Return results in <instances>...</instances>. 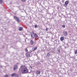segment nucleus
Returning a JSON list of instances; mask_svg holds the SVG:
<instances>
[{"mask_svg": "<svg viewBox=\"0 0 77 77\" xmlns=\"http://www.w3.org/2000/svg\"><path fill=\"white\" fill-rule=\"evenodd\" d=\"M21 68H22L21 69V72L22 74H27V73L29 72V70L26 66H21Z\"/></svg>", "mask_w": 77, "mask_h": 77, "instance_id": "1", "label": "nucleus"}, {"mask_svg": "<svg viewBox=\"0 0 77 77\" xmlns=\"http://www.w3.org/2000/svg\"><path fill=\"white\" fill-rule=\"evenodd\" d=\"M30 34L32 38H34V37H35V36H36V37H37V38H39V37H38V36L37 34H36V33L34 34L33 32H31L30 33Z\"/></svg>", "mask_w": 77, "mask_h": 77, "instance_id": "2", "label": "nucleus"}, {"mask_svg": "<svg viewBox=\"0 0 77 77\" xmlns=\"http://www.w3.org/2000/svg\"><path fill=\"white\" fill-rule=\"evenodd\" d=\"M65 4H63V6L66 8L67 5H68V3H69V2H68V1H66L65 2Z\"/></svg>", "mask_w": 77, "mask_h": 77, "instance_id": "3", "label": "nucleus"}, {"mask_svg": "<svg viewBox=\"0 0 77 77\" xmlns=\"http://www.w3.org/2000/svg\"><path fill=\"white\" fill-rule=\"evenodd\" d=\"M14 18L17 22H18V23H20V20H19V19H18V17H16V16H14Z\"/></svg>", "mask_w": 77, "mask_h": 77, "instance_id": "4", "label": "nucleus"}, {"mask_svg": "<svg viewBox=\"0 0 77 77\" xmlns=\"http://www.w3.org/2000/svg\"><path fill=\"white\" fill-rule=\"evenodd\" d=\"M11 76L12 77H16L18 76V75L16 73H13L11 74Z\"/></svg>", "mask_w": 77, "mask_h": 77, "instance_id": "5", "label": "nucleus"}, {"mask_svg": "<svg viewBox=\"0 0 77 77\" xmlns=\"http://www.w3.org/2000/svg\"><path fill=\"white\" fill-rule=\"evenodd\" d=\"M18 68V67H17V65H14V69L13 70L14 71H15V69H17Z\"/></svg>", "mask_w": 77, "mask_h": 77, "instance_id": "6", "label": "nucleus"}, {"mask_svg": "<svg viewBox=\"0 0 77 77\" xmlns=\"http://www.w3.org/2000/svg\"><path fill=\"white\" fill-rule=\"evenodd\" d=\"M26 57H29L30 56V53H29V52H27L26 54Z\"/></svg>", "mask_w": 77, "mask_h": 77, "instance_id": "7", "label": "nucleus"}, {"mask_svg": "<svg viewBox=\"0 0 77 77\" xmlns=\"http://www.w3.org/2000/svg\"><path fill=\"white\" fill-rule=\"evenodd\" d=\"M30 42L31 45H33L34 44V42L33 40H31L30 41Z\"/></svg>", "mask_w": 77, "mask_h": 77, "instance_id": "8", "label": "nucleus"}, {"mask_svg": "<svg viewBox=\"0 0 77 77\" xmlns=\"http://www.w3.org/2000/svg\"><path fill=\"white\" fill-rule=\"evenodd\" d=\"M41 74V71L39 70H37L36 71V74L37 75H39Z\"/></svg>", "mask_w": 77, "mask_h": 77, "instance_id": "9", "label": "nucleus"}, {"mask_svg": "<svg viewBox=\"0 0 77 77\" xmlns=\"http://www.w3.org/2000/svg\"><path fill=\"white\" fill-rule=\"evenodd\" d=\"M63 34L65 36H66L67 35H68V33H67V32H66V31H64L63 32Z\"/></svg>", "mask_w": 77, "mask_h": 77, "instance_id": "10", "label": "nucleus"}, {"mask_svg": "<svg viewBox=\"0 0 77 77\" xmlns=\"http://www.w3.org/2000/svg\"><path fill=\"white\" fill-rule=\"evenodd\" d=\"M37 48H38V47H35L34 48V49L32 50L33 51H35V50H36V49H37Z\"/></svg>", "mask_w": 77, "mask_h": 77, "instance_id": "11", "label": "nucleus"}, {"mask_svg": "<svg viewBox=\"0 0 77 77\" xmlns=\"http://www.w3.org/2000/svg\"><path fill=\"white\" fill-rule=\"evenodd\" d=\"M19 30L20 31H21L22 30H23V28L22 27H20L19 28Z\"/></svg>", "mask_w": 77, "mask_h": 77, "instance_id": "12", "label": "nucleus"}, {"mask_svg": "<svg viewBox=\"0 0 77 77\" xmlns=\"http://www.w3.org/2000/svg\"><path fill=\"white\" fill-rule=\"evenodd\" d=\"M60 39L61 41H63L64 40V38L63 37H61L60 38Z\"/></svg>", "mask_w": 77, "mask_h": 77, "instance_id": "13", "label": "nucleus"}, {"mask_svg": "<svg viewBox=\"0 0 77 77\" xmlns=\"http://www.w3.org/2000/svg\"><path fill=\"white\" fill-rule=\"evenodd\" d=\"M47 56H48V57H49L50 56V53H48L47 54Z\"/></svg>", "mask_w": 77, "mask_h": 77, "instance_id": "14", "label": "nucleus"}, {"mask_svg": "<svg viewBox=\"0 0 77 77\" xmlns=\"http://www.w3.org/2000/svg\"><path fill=\"white\" fill-rule=\"evenodd\" d=\"M60 49H58L57 50L58 52V53H60Z\"/></svg>", "mask_w": 77, "mask_h": 77, "instance_id": "15", "label": "nucleus"}, {"mask_svg": "<svg viewBox=\"0 0 77 77\" xmlns=\"http://www.w3.org/2000/svg\"><path fill=\"white\" fill-rule=\"evenodd\" d=\"M74 53H75V54H77V50H76L75 51Z\"/></svg>", "mask_w": 77, "mask_h": 77, "instance_id": "16", "label": "nucleus"}, {"mask_svg": "<svg viewBox=\"0 0 77 77\" xmlns=\"http://www.w3.org/2000/svg\"><path fill=\"white\" fill-rule=\"evenodd\" d=\"M22 2H26V0H21Z\"/></svg>", "mask_w": 77, "mask_h": 77, "instance_id": "17", "label": "nucleus"}, {"mask_svg": "<svg viewBox=\"0 0 77 77\" xmlns=\"http://www.w3.org/2000/svg\"><path fill=\"white\" fill-rule=\"evenodd\" d=\"M62 27H63V28H65V25H63V26H62Z\"/></svg>", "mask_w": 77, "mask_h": 77, "instance_id": "18", "label": "nucleus"}, {"mask_svg": "<svg viewBox=\"0 0 77 77\" xmlns=\"http://www.w3.org/2000/svg\"><path fill=\"white\" fill-rule=\"evenodd\" d=\"M0 3H3V1H2V0H0Z\"/></svg>", "mask_w": 77, "mask_h": 77, "instance_id": "19", "label": "nucleus"}, {"mask_svg": "<svg viewBox=\"0 0 77 77\" xmlns=\"http://www.w3.org/2000/svg\"><path fill=\"white\" fill-rule=\"evenodd\" d=\"M25 51L26 52H27V51H28V50L27 49V48L25 49Z\"/></svg>", "mask_w": 77, "mask_h": 77, "instance_id": "20", "label": "nucleus"}, {"mask_svg": "<svg viewBox=\"0 0 77 77\" xmlns=\"http://www.w3.org/2000/svg\"><path fill=\"white\" fill-rule=\"evenodd\" d=\"M5 77H8V76L7 75H5Z\"/></svg>", "mask_w": 77, "mask_h": 77, "instance_id": "21", "label": "nucleus"}, {"mask_svg": "<svg viewBox=\"0 0 77 77\" xmlns=\"http://www.w3.org/2000/svg\"><path fill=\"white\" fill-rule=\"evenodd\" d=\"M64 2H65V0H62V2L63 3H64Z\"/></svg>", "mask_w": 77, "mask_h": 77, "instance_id": "22", "label": "nucleus"}, {"mask_svg": "<svg viewBox=\"0 0 77 77\" xmlns=\"http://www.w3.org/2000/svg\"><path fill=\"white\" fill-rule=\"evenodd\" d=\"M38 27V26H37V25H35V28H36V27Z\"/></svg>", "mask_w": 77, "mask_h": 77, "instance_id": "23", "label": "nucleus"}, {"mask_svg": "<svg viewBox=\"0 0 77 77\" xmlns=\"http://www.w3.org/2000/svg\"><path fill=\"white\" fill-rule=\"evenodd\" d=\"M46 31H48V29L47 28L46 29Z\"/></svg>", "mask_w": 77, "mask_h": 77, "instance_id": "24", "label": "nucleus"}, {"mask_svg": "<svg viewBox=\"0 0 77 77\" xmlns=\"http://www.w3.org/2000/svg\"><path fill=\"white\" fill-rule=\"evenodd\" d=\"M30 53H32V51H30Z\"/></svg>", "mask_w": 77, "mask_h": 77, "instance_id": "25", "label": "nucleus"}, {"mask_svg": "<svg viewBox=\"0 0 77 77\" xmlns=\"http://www.w3.org/2000/svg\"><path fill=\"white\" fill-rule=\"evenodd\" d=\"M34 48H32V49H33Z\"/></svg>", "mask_w": 77, "mask_h": 77, "instance_id": "26", "label": "nucleus"}]
</instances>
